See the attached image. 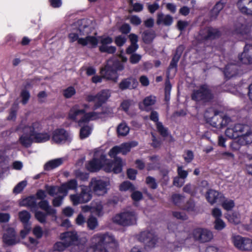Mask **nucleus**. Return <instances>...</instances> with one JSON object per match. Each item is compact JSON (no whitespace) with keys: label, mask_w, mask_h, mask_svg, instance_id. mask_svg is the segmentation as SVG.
Masks as SVG:
<instances>
[{"label":"nucleus","mask_w":252,"mask_h":252,"mask_svg":"<svg viewBox=\"0 0 252 252\" xmlns=\"http://www.w3.org/2000/svg\"><path fill=\"white\" fill-rule=\"evenodd\" d=\"M250 31V27L246 24H237L235 29V33L241 35H248Z\"/></svg>","instance_id":"35"},{"label":"nucleus","mask_w":252,"mask_h":252,"mask_svg":"<svg viewBox=\"0 0 252 252\" xmlns=\"http://www.w3.org/2000/svg\"><path fill=\"white\" fill-rule=\"evenodd\" d=\"M126 38L123 35H118L115 38V42L118 46H123L126 41Z\"/></svg>","instance_id":"57"},{"label":"nucleus","mask_w":252,"mask_h":252,"mask_svg":"<svg viewBox=\"0 0 252 252\" xmlns=\"http://www.w3.org/2000/svg\"><path fill=\"white\" fill-rule=\"evenodd\" d=\"M222 207L226 210H231L234 206V202L233 200H225L222 203Z\"/></svg>","instance_id":"58"},{"label":"nucleus","mask_w":252,"mask_h":252,"mask_svg":"<svg viewBox=\"0 0 252 252\" xmlns=\"http://www.w3.org/2000/svg\"><path fill=\"white\" fill-rule=\"evenodd\" d=\"M110 96V93L109 90H103L95 95L88 94L86 96L85 100L89 102H94L93 109L96 110L100 107Z\"/></svg>","instance_id":"7"},{"label":"nucleus","mask_w":252,"mask_h":252,"mask_svg":"<svg viewBox=\"0 0 252 252\" xmlns=\"http://www.w3.org/2000/svg\"><path fill=\"white\" fill-rule=\"evenodd\" d=\"M226 0H220L217 2L212 10V17L215 19L220 12L223 8L226 3Z\"/></svg>","instance_id":"34"},{"label":"nucleus","mask_w":252,"mask_h":252,"mask_svg":"<svg viewBox=\"0 0 252 252\" xmlns=\"http://www.w3.org/2000/svg\"><path fill=\"white\" fill-rule=\"evenodd\" d=\"M68 133L63 129H57L53 132L52 140L56 143H61L67 139Z\"/></svg>","instance_id":"24"},{"label":"nucleus","mask_w":252,"mask_h":252,"mask_svg":"<svg viewBox=\"0 0 252 252\" xmlns=\"http://www.w3.org/2000/svg\"><path fill=\"white\" fill-rule=\"evenodd\" d=\"M33 233L37 239H40L43 235V231L40 226H36L33 229Z\"/></svg>","instance_id":"63"},{"label":"nucleus","mask_w":252,"mask_h":252,"mask_svg":"<svg viewBox=\"0 0 252 252\" xmlns=\"http://www.w3.org/2000/svg\"><path fill=\"white\" fill-rule=\"evenodd\" d=\"M64 159L63 158H59L51 160L47 162L44 166L45 170L49 171L53 169L60 165L63 162Z\"/></svg>","instance_id":"30"},{"label":"nucleus","mask_w":252,"mask_h":252,"mask_svg":"<svg viewBox=\"0 0 252 252\" xmlns=\"http://www.w3.org/2000/svg\"><path fill=\"white\" fill-rule=\"evenodd\" d=\"M68 247L67 246L65 243L63 241L62 242H56L53 246V248L54 251L62 252L64 250V249Z\"/></svg>","instance_id":"48"},{"label":"nucleus","mask_w":252,"mask_h":252,"mask_svg":"<svg viewBox=\"0 0 252 252\" xmlns=\"http://www.w3.org/2000/svg\"><path fill=\"white\" fill-rule=\"evenodd\" d=\"M91 207L89 206H84L82 207V210L83 214H86L89 213V218L87 220H96V218L92 216V212H91Z\"/></svg>","instance_id":"52"},{"label":"nucleus","mask_w":252,"mask_h":252,"mask_svg":"<svg viewBox=\"0 0 252 252\" xmlns=\"http://www.w3.org/2000/svg\"><path fill=\"white\" fill-rule=\"evenodd\" d=\"M85 110L80 109L79 105H75L73 106L69 113V118L73 120H76L77 116L80 115L85 114Z\"/></svg>","instance_id":"31"},{"label":"nucleus","mask_w":252,"mask_h":252,"mask_svg":"<svg viewBox=\"0 0 252 252\" xmlns=\"http://www.w3.org/2000/svg\"><path fill=\"white\" fill-rule=\"evenodd\" d=\"M138 239L143 243L146 247L154 248L158 241V237L153 232L144 231L139 234Z\"/></svg>","instance_id":"15"},{"label":"nucleus","mask_w":252,"mask_h":252,"mask_svg":"<svg viewBox=\"0 0 252 252\" xmlns=\"http://www.w3.org/2000/svg\"><path fill=\"white\" fill-rule=\"evenodd\" d=\"M131 192V197L133 200L139 201L142 199L143 195L141 192L135 190Z\"/></svg>","instance_id":"59"},{"label":"nucleus","mask_w":252,"mask_h":252,"mask_svg":"<svg viewBox=\"0 0 252 252\" xmlns=\"http://www.w3.org/2000/svg\"><path fill=\"white\" fill-rule=\"evenodd\" d=\"M75 93V89L72 87H69L63 91V95L65 98H69L74 95Z\"/></svg>","instance_id":"47"},{"label":"nucleus","mask_w":252,"mask_h":252,"mask_svg":"<svg viewBox=\"0 0 252 252\" xmlns=\"http://www.w3.org/2000/svg\"><path fill=\"white\" fill-rule=\"evenodd\" d=\"M113 237L107 234H97L93 238L94 243L91 247L93 252H114V249H111V245H115Z\"/></svg>","instance_id":"3"},{"label":"nucleus","mask_w":252,"mask_h":252,"mask_svg":"<svg viewBox=\"0 0 252 252\" xmlns=\"http://www.w3.org/2000/svg\"><path fill=\"white\" fill-rule=\"evenodd\" d=\"M60 238L68 247L75 244L78 241V236L75 231H66L61 233Z\"/></svg>","instance_id":"19"},{"label":"nucleus","mask_w":252,"mask_h":252,"mask_svg":"<svg viewBox=\"0 0 252 252\" xmlns=\"http://www.w3.org/2000/svg\"><path fill=\"white\" fill-rule=\"evenodd\" d=\"M27 185L26 181H22L18 183L13 189V192L15 193H19L23 190L24 188Z\"/></svg>","instance_id":"55"},{"label":"nucleus","mask_w":252,"mask_h":252,"mask_svg":"<svg viewBox=\"0 0 252 252\" xmlns=\"http://www.w3.org/2000/svg\"><path fill=\"white\" fill-rule=\"evenodd\" d=\"M37 206L41 209L45 211L47 214L54 215L56 213V210L52 208V207L50 206L49 203L47 200H41L37 203Z\"/></svg>","instance_id":"32"},{"label":"nucleus","mask_w":252,"mask_h":252,"mask_svg":"<svg viewBox=\"0 0 252 252\" xmlns=\"http://www.w3.org/2000/svg\"><path fill=\"white\" fill-rule=\"evenodd\" d=\"M167 228L175 233L177 241L180 244L190 242L191 234L185 230L184 221H169Z\"/></svg>","instance_id":"5"},{"label":"nucleus","mask_w":252,"mask_h":252,"mask_svg":"<svg viewBox=\"0 0 252 252\" xmlns=\"http://www.w3.org/2000/svg\"><path fill=\"white\" fill-rule=\"evenodd\" d=\"M137 219L136 214L132 211H126L117 214L113 220H134Z\"/></svg>","instance_id":"23"},{"label":"nucleus","mask_w":252,"mask_h":252,"mask_svg":"<svg viewBox=\"0 0 252 252\" xmlns=\"http://www.w3.org/2000/svg\"><path fill=\"white\" fill-rule=\"evenodd\" d=\"M120 190L121 191L129 190L133 191L136 190L134 186L129 181L124 182L120 186Z\"/></svg>","instance_id":"43"},{"label":"nucleus","mask_w":252,"mask_h":252,"mask_svg":"<svg viewBox=\"0 0 252 252\" xmlns=\"http://www.w3.org/2000/svg\"><path fill=\"white\" fill-rule=\"evenodd\" d=\"M45 189L49 195L54 196L58 193V187L45 185Z\"/></svg>","instance_id":"51"},{"label":"nucleus","mask_w":252,"mask_h":252,"mask_svg":"<svg viewBox=\"0 0 252 252\" xmlns=\"http://www.w3.org/2000/svg\"><path fill=\"white\" fill-rule=\"evenodd\" d=\"M91 128L86 126L81 127L80 130V137L81 139H84L87 137L91 133Z\"/></svg>","instance_id":"45"},{"label":"nucleus","mask_w":252,"mask_h":252,"mask_svg":"<svg viewBox=\"0 0 252 252\" xmlns=\"http://www.w3.org/2000/svg\"><path fill=\"white\" fill-rule=\"evenodd\" d=\"M137 145L136 142H131L129 143H123L120 146H116L113 147L109 152L108 155L111 158L114 159L117 158L116 155L119 153H122L123 155H126L130 151L132 147H135Z\"/></svg>","instance_id":"16"},{"label":"nucleus","mask_w":252,"mask_h":252,"mask_svg":"<svg viewBox=\"0 0 252 252\" xmlns=\"http://www.w3.org/2000/svg\"><path fill=\"white\" fill-rule=\"evenodd\" d=\"M191 235L194 241L201 243L209 242L213 237V235L211 231L202 228L194 229Z\"/></svg>","instance_id":"14"},{"label":"nucleus","mask_w":252,"mask_h":252,"mask_svg":"<svg viewBox=\"0 0 252 252\" xmlns=\"http://www.w3.org/2000/svg\"><path fill=\"white\" fill-rule=\"evenodd\" d=\"M34 213L35 218L38 220H45L46 218V217L48 215H52V214H47V212H43L40 211H37L36 210V211H33Z\"/></svg>","instance_id":"46"},{"label":"nucleus","mask_w":252,"mask_h":252,"mask_svg":"<svg viewBox=\"0 0 252 252\" xmlns=\"http://www.w3.org/2000/svg\"><path fill=\"white\" fill-rule=\"evenodd\" d=\"M105 113L103 112L97 113L91 112L85 114L78 121V124L81 126L83 123H87L91 120H95L102 117V115Z\"/></svg>","instance_id":"25"},{"label":"nucleus","mask_w":252,"mask_h":252,"mask_svg":"<svg viewBox=\"0 0 252 252\" xmlns=\"http://www.w3.org/2000/svg\"><path fill=\"white\" fill-rule=\"evenodd\" d=\"M236 5L242 13L252 15V0H239Z\"/></svg>","instance_id":"20"},{"label":"nucleus","mask_w":252,"mask_h":252,"mask_svg":"<svg viewBox=\"0 0 252 252\" xmlns=\"http://www.w3.org/2000/svg\"><path fill=\"white\" fill-rule=\"evenodd\" d=\"M109 182L95 178H92L89 183L90 189L97 196L104 195L107 192Z\"/></svg>","instance_id":"8"},{"label":"nucleus","mask_w":252,"mask_h":252,"mask_svg":"<svg viewBox=\"0 0 252 252\" xmlns=\"http://www.w3.org/2000/svg\"><path fill=\"white\" fill-rule=\"evenodd\" d=\"M222 197V195L221 193L213 189H209L207 192L206 198L211 204L221 201Z\"/></svg>","instance_id":"27"},{"label":"nucleus","mask_w":252,"mask_h":252,"mask_svg":"<svg viewBox=\"0 0 252 252\" xmlns=\"http://www.w3.org/2000/svg\"><path fill=\"white\" fill-rule=\"evenodd\" d=\"M20 96L22 97V103L24 105L27 104L30 97L29 92L26 90H23L21 92Z\"/></svg>","instance_id":"49"},{"label":"nucleus","mask_w":252,"mask_h":252,"mask_svg":"<svg viewBox=\"0 0 252 252\" xmlns=\"http://www.w3.org/2000/svg\"><path fill=\"white\" fill-rule=\"evenodd\" d=\"M236 134L238 135V137H241L243 132L249 130V127L247 125H244L240 124L235 125L233 127Z\"/></svg>","instance_id":"42"},{"label":"nucleus","mask_w":252,"mask_h":252,"mask_svg":"<svg viewBox=\"0 0 252 252\" xmlns=\"http://www.w3.org/2000/svg\"><path fill=\"white\" fill-rule=\"evenodd\" d=\"M226 135L230 138H236L238 137V135L236 134L233 127L227 128L225 132Z\"/></svg>","instance_id":"60"},{"label":"nucleus","mask_w":252,"mask_h":252,"mask_svg":"<svg viewBox=\"0 0 252 252\" xmlns=\"http://www.w3.org/2000/svg\"><path fill=\"white\" fill-rule=\"evenodd\" d=\"M237 66L235 64H229L225 67L224 73L225 76L230 78L237 73Z\"/></svg>","instance_id":"37"},{"label":"nucleus","mask_w":252,"mask_h":252,"mask_svg":"<svg viewBox=\"0 0 252 252\" xmlns=\"http://www.w3.org/2000/svg\"><path fill=\"white\" fill-rule=\"evenodd\" d=\"M239 141L245 144L252 143V129L246 131V133L242 135L239 139Z\"/></svg>","instance_id":"40"},{"label":"nucleus","mask_w":252,"mask_h":252,"mask_svg":"<svg viewBox=\"0 0 252 252\" xmlns=\"http://www.w3.org/2000/svg\"><path fill=\"white\" fill-rule=\"evenodd\" d=\"M40 124L38 122L33 123L31 126H25L20 124L15 128V131L22 130L23 134L21 135L18 140V142L23 146L28 148L30 147L34 142L33 135L35 132L39 129Z\"/></svg>","instance_id":"2"},{"label":"nucleus","mask_w":252,"mask_h":252,"mask_svg":"<svg viewBox=\"0 0 252 252\" xmlns=\"http://www.w3.org/2000/svg\"><path fill=\"white\" fill-rule=\"evenodd\" d=\"M81 191L79 194L70 196V198L74 205L87 203L92 198L90 189L87 186H81Z\"/></svg>","instance_id":"10"},{"label":"nucleus","mask_w":252,"mask_h":252,"mask_svg":"<svg viewBox=\"0 0 252 252\" xmlns=\"http://www.w3.org/2000/svg\"><path fill=\"white\" fill-rule=\"evenodd\" d=\"M87 168L91 172H96L102 168L106 172L119 173L122 170V160L120 158H116L114 160L107 159L102 151H97L94 152L93 159L87 164Z\"/></svg>","instance_id":"1"},{"label":"nucleus","mask_w":252,"mask_h":252,"mask_svg":"<svg viewBox=\"0 0 252 252\" xmlns=\"http://www.w3.org/2000/svg\"><path fill=\"white\" fill-rule=\"evenodd\" d=\"M173 216L174 217L178 220H186L188 218L187 217L186 215L183 213V212H173L172 213Z\"/></svg>","instance_id":"61"},{"label":"nucleus","mask_w":252,"mask_h":252,"mask_svg":"<svg viewBox=\"0 0 252 252\" xmlns=\"http://www.w3.org/2000/svg\"><path fill=\"white\" fill-rule=\"evenodd\" d=\"M138 85L137 80L132 77H128L123 79L119 84V87L120 90L124 91L126 89H133L135 88Z\"/></svg>","instance_id":"22"},{"label":"nucleus","mask_w":252,"mask_h":252,"mask_svg":"<svg viewBox=\"0 0 252 252\" xmlns=\"http://www.w3.org/2000/svg\"><path fill=\"white\" fill-rule=\"evenodd\" d=\"M124 68V65L120 62L109 60L105 66L101 68L100 74L103 78L116 82L118 79L117 71H121Z\"/></svg>","instance_id":"4"},{"label":"nucleus","mask_w":252,"mask_h":252,"mask_svg":"<svg viewBox=\"0 0 252 252\" xmlns=\"http://www.w3.org/2000/svg\"><path fill=\"white\" fill-rule=\"evenodd\" d=\"M194 155L191 151L188 150L186 152V155L184 156L185 160L188 162H190L193 159Z\"/></svg>","instance_id":"64"},{"label":"nucleus","mask_w":252,"mask_h":252,"mask_svg":"<svg viewBox=\"0 0 252 252\" xmlns=\"http://www.w3.org/2000/svg\"><path fill=\"white\" fill-rule=\"evenodd\" d=\"M23 203L24 205L30 207L32 211L38 210L37 203L34 196L27 197L23 200Z\"/></svg>","instance_id":"33"},{"label":"nucleus","mask_w":252,"mask_h":252,"mask_svg":"<svg viewBox=\"0 0 252 252\" xmlns=\"http://www.w3.org/2000/svg\"><path fill=\"white\" fill-rule=\"evenodd\" d=\"M100 43L101 45L99 47L101 52H105L108 54H113L116 51V48L113 46H108L113 42V39L110 36H100Z\"/></svg>","instance_id":"18"},{"label":"nucleus","mask_w":252,"mask_h":252,"mask_svg":"<svg viewBox=\"0 0 252 252\" xmlns=\"http://www.w3.org/2000/svg\"><path fill=\"white\" fill-rule=\"evenodd\" d=\"M173 21V17L170 15H164L160 12L157 14L156 23L158 25L170 26Z\"/></svg>","instance_id":"26"},{"label":"nucleus","mask_w":252,"mask_h":252,"mask_svg":"<svg viewBox=\"0 0 252 252\" xmlns=\"http://www.w3.org/2000/svg\"><path fill=\"white\" fill-rule=\"evenodd\" d=\"M172 201L175 205H179L184 199V196L180 194L175 193L172 195Z\"/></svg>","instance_id":"53"},{"label":"nucleus","mask_w":252,"mask_h":252,"mask_svg":"<svg viewBox=\"0 0 252 252\" xmlns=\"http://www.w3.org/2000/svg\"><path fill=\"white\" fill-rule=\"evenodd\" d=\"M191 98L196 101L208 102L214 98V94L211 88L207 84H203L193 91Z\"/></svg>","instance_id":"6"},{"label":"nucleus","mask_w":252,"mask_h":252,"mask_svg":"<svg viewBox=\"0 0 252 252\" xmlns=\"http://www.w3.org/2000/svg\"><path fill=\"white\" fill-rule=\"evenodd\" d=\"M3 243L7 246H13L20 242V239L16 235L14 228H7L2 236Z\"/></svg>","instance_id":"17"},{"label":"nucleus","mask_w":252,"mask_h":252,"mask_svg":"<svg viewBox=\"0 0 252 252\" xmlns=\"http://www.w3.org/2000/svg\"><path fill=\"white\" fill-rule=\"evenodd\" d=\"M240 60L245 64L252 63V45L246 44L244 51L239 57Z\"/></svg>","instance_id":"21"},{"label":"nucleus","mask_w":252,"mask_h":252,"mask_svg":"<svg viewBox=\"0 0 252 252\" xmlns=\"http://www.w3.org/2000/svg\"><path fill=\"white\" fill-rule=\"evenodd\" d=\"M93 209V214L98 217L102 216L103 206L100 201L94 202L92 204Z\"/></svg>","instance_id":"39"},{"label":"nucleus","mask_w":252,"mask_h":252,"mask_svg":"<svg viewBox=\"0 0 252 252\" xmlns=\"http://www.w3.org/2000/svg\"><path fill=\"white\" fill-rule=\"evenodd\" d=\"M146 183L148 186L152 189H156L158 187V185L154 178L148 176L146 179Z\"/></svg>","instance_id":"50"},{"label":"nucleus","mask_w":252,"mask_h":252,"mask_svg":"<svg viewBox=\"0 0 252 252\" xmlns=\"http://www.w3.org/2000/svg\"><path fill=\"white\" fill-rule=\"evenodd\" d=\"M133 104V101L130 99L124 100L121 104V106L123 110L127 112L130 106Z\"/></svg>","instance_id":"56"},{"label":"nucleus","mask_w":252,"mask_h":252,"mask_svg":"<svg viewBox=\"0 0 252 252\" xmlns=\"http://www.w3.org/2000/svg\"><path fill=\"white\" fill-rule=\"evenodd\" d=\"M20 220H29L31 219V214L27 211H22L18 213Z\"/></svg>","instance_id":"54"},{"label":"nucleus","mask_w":252,"mask_h":252,"mask_svg":"<svg viewBox=\"0 0 252 252\" xmlns=\"http://www.w3.org/2000/svg\"><path fill=\"white\" fill-rule=\"evenodd\" d=\"M184 50V48L183 45H180L177 48L176 53L173 56L168 67L169 69L173 68H177V63L181 58Z\"/></svg>","instance_id":"28"},{"label":"nucleus","mask_w":252,"mask_h":252,"mask_svg":"<svg viewBox=\"0 0 252 252\" xmlns=\"http://www.w3.org/2000/svg\"><path fill=\"white\" fill-rule=\"evenodd\" d=\"M41 129L40 125L39 129L37 130L33 135V140L35 142H44L48 141L50 139V135L46 133H38Z\"/></svg>","instance_id":"38"},{"label":"nucleus","mask_w":252,"mask_h":252,"mask_svg":"<svg viewBox=\"0 0 252 252\" xmlns=\"http://www.w3.org/2000/svg\"><path fill=\"white\" fill-rule=\"evenodd\" d=\"M157 128L158 132L163 137H166L168 135V128L164 127L161 122L156 123Z\"/></svg>","instance_id":"44"},{"label":"nucleus","mask_w":252,"mask_h":252,"mask_svg":"<svg viewBox=\"0 0 252 252\" xmlns=\"http://www.w3.org/2000/svg\"><path fill=\"white\" fill-rule=\"evenodd\" d=\"M234 246L242 251H252V240L240 235L233 236L232 238Z\"/></svg>","instance_id":"13"},{"label":"nucleus","mask_w":252,"mask_h":252,"mask_svg":"<svg viewBox=\"0 0 252 252\" xmlns=\"http://www.w3.org/2000/svg\"><path fill=\"white\" fill-rule=\"evenodd\" d=\"M220 35L221 32L218 29L207 27L199 31L198 40L200 42L213 40L218 38Z\"/></svg>","instance_id":"9"},{"label":"nucleus","mask_w":252,"mask_h":252,"mask_svg":"<svg viewBox=\"0 0 252 252\" xmlns=\"http://www.w3.org/2000/svg\"><path fill=\"white\" fill-rule=\"evenodd\" d=\"M141 59V56L140 55L134 53L131 54L129 61L131 63L135 64L138 63Z\"/></svg>","instance_id":"62"},{"label":"nucleus","mask_w":252,"mask_h":252,"mask_svg":"<svg viewBox=\"0 0 252 252\" xmlns=\"http://www.w3.org/2000/svg\"><path fill=\"white\" fill-rule=\"evenodd\" d=\"M156 37V33L153 30H146L141 33V38L145 44L151 43Z\"/></svg>","instance_id":"29"},{"label":"nucleus","mask_w":252,"mask_h":252,"mask_svg":"<svg viewBox=\"0 0 252 252\" xmlns=\"http://www.w3.org/2000/svg\"><path fill=\"white\" fill-rule=\"evenodd\" d=\"M156 97L150 95L146 97L143 100V102L139 104V107L141 109H146L149 106H152L156 103Z\"/></svg>","instance_id":"36"},{"label":"nucleus","mask_w":252,"mask_h":252,"mask_svg":"<svg viewBox=\"0 0 252 252\" xmlns=\"http://www.w3.org/2000/svg\"><path fill=\"white\" fill-rule=\"evenodd\" d=\"M218 111H214V115L209 120L210 124L217 128L226 126L231 121V119Z\"/></svg>","instance_id":"11"},{"label":"nucleus","mask_w":252,"mask_h":252,"mask_svg":"<svg viewBox=\"0 0 252 252\" xmlns=\"http://www.w3.org/2000/svg\"><path fill=\"white\" fill-rule=\"evenodd\" d=\"M70 42H73L77 40L78 44L82 46H89L90 48L96 47L98 41L97 39L93 36H87L85 38H79L78 34L75 33H71L68 36Z\"/></svg>","instance_id":"12"},{"label":"nucleus","mask_w":252,"mask_h":252,"mask_svg":"<svg viewBox=\"0 0 252 252\" xmlns=\"http://www.w3.org/2000/svg\"><path fill=\"white\" fill-rule=\"evenodd\" d=\"M129 128L125 123L119 125L117 128V132L119 136H126L129 132Z\"/></svg>","instance_id":"41"}]
</instances>
